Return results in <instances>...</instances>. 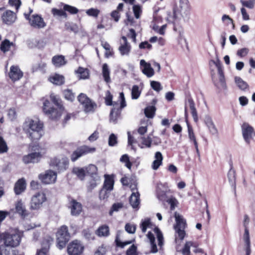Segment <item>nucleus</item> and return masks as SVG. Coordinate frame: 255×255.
Returning <instances> with one entry per match:
<instances>
[{
  "instance_id": "17",
  "label": "nucleus",
  "mask_w": 255,
  "mask_h": 255,
  "mask_svg": "<svg viewBox=\"0 0 255 255\" xmlns=\"http://www.w3.org/2000/svg\"><path fill=\"white\" fill-rule=\"evenodd\" d=\"M25 17L27 19H29V22L30 25L34 28H42L46 25L43 19L37 14L32 15L30 18H29L27 15H25Z\"/></svg>"
},
{
  "instance_id": "12",
  "label": "nucleus",
  "mask_w": 255,
  "mask_h": 255,
  "mask_svg": "<svg viewBox=\"0 0 255 255\" xmlns=\"http://www.w3.org/2000/svg\"><path fill=\"white\" fill-rule=\"evenodd\" d=\"M162 21V17L156 14L153 16V20L151 22L150 26L155 32L163 35L165 34L167 25L164 24L160 25Z\"/></svg>"
},
{
  "instance_id": "59",
  "label": "nucleus",
  "mask_w": 255,
  "mask_h": 255,
  "mask_svg": "<svg viewBox=\"0 0 255 255\" xmlns=\"http://www.w3.org/2000/svg\"><path fill=\"white\" fill-rule=\"evenodd\" d=\"M123 205L121 203H115L113 205L109 214L112 216L114 212H118L120 209L122 208Z\"/></svg>"
},
{
  "instance_id": "19",
  "label": "nucleus",
  "mask_w": 255,
  "mask_h": 255,
  "mask_svg": "<svg viewBox=\"0 0 255 255\" xmlns=\"http://www.w3.org/2000/svg\"><path fill=\"white\" fill-rule=\"evenodd\" d=\"M204 123L211 134L216 135L218 134V130L211 116L206 115L204 118Z\"/></svg>"
},
{
  "instance_id": "33",
  "label": "nucleus",
  "mask_w": 255,
  "mask_h": 255,
  "mask_svg": "<svg viewBox=\"0 0 255 255\" xmlns=\"http://www.w3.org/2000/svg\"><path fill=\"white\" fill-rule=\"evenodd\" d=\"M48 80L51 83L57 85H62L64 82V77L62 75L57 74L50 76Z\"/></svg>"
},
{
  "instance_id": "10",
  "label": "nucleus",
  "mask_w": 255,
  "mask_h": 255,
  "mask_svg": "<svg viewBox=\"0 0 255 255\" xmlns=\"http://www.w3.org/2000/svg\"><path fill=\"white\" fill-rule=\"evenodd\" d=\"M85 247L79 240H75L69 243L67 251L69 255H81L84 252Z\"/></svg>"
},
{
  "instance_id": "41",
  "label": "nucleus",
  "mask_w": 255,
  "mask_h": 255,
  "mask_svg": "<svg viewBox=\"0 0 255 255\" xmlns=\"http://www.w3.org/2000/svg\"><path fill=\"white\" fill-rule=\"evenodd\" d=\"M113 186L114 180L113 178L108 175H105V180L103 188L111 191L113 190Z\"/></svg>"
},
{
  "instance_id": "7",
  "label": "nucleus",
  "mask_w": 255,
  "mask_h": 255,
  "mask_svg": "<svg viewBox=\"0 0 255 255\" xmlns=\"http://www.w3.org/2000/svg\"><path fill=\"white\" fill-rule=\"evenodd\" d=\"M70 234L68 227L66 226H61L56 234L57 247L60 250L63 249L70 239Z\"/></svg>"
},
{
  "instance_id": "1",
  "label": "nucleus",
  "mask_w": 255,
  "mask_h": 255,
  "mask_svg": "<svg viewBox=\"0 0 255 255\" xmlns=\"http://www.w3.org/2000/svg\"><path fill=\"white\" fill-rule=\"evenodd\" d=\"M22 129L32 140H39L44 133L43 123L37 118H26L23 124Z\"/></svg>"
},
{
  "instance_id": "37",
  "label": "nucleus",
  "mask_w": 255,
  "mask_h": 255,
  "mask_svg": "<svg viewBox=\"0 0 255 255\" xmlns=\"http://www.w3.org/2000/svg\"><path fill=\"white\" fill-rule=\"evenodd\" d=\"M53 64L57 67H59L66 64V61L64 56L62 55H56L52 59Z\"/></svg>"
},
{
  "instance_id": "8",
  "label": "nucleus",
  "mask_w": 255,
  "mask_h": 255,
  "mask_svg": "<svg viewBox=\"0 0 255 255\" xmlns=\"http://www.w3.org/2000/svg\"><path fill=\"white\" fill-rule=\"evenodd\" d=\"M32 150L37 151H35L23 156L22 161L24 163H37L40 161L42 156L45 153L44 151H41V149L38 145L33 146L32 147Z\"/></svg>"
},
{
  "instance_id": "42",
  "label": "nucleus",
  "mask_w": 255,
  "mask_h": 255,
  "mask_svg": "<svg viewBox=\"0 0 255 255\" xmlns=\"http://www.w3.org/2000/svg\"><path fill=\"white\" fill-rule=\"evenodd\" d=\"M188 103L189 104V107L191 110V115L192 116L194 122L196 123L198 121V117L197 112L195 106V104L192 100H189L188 101Z\"/></svg>"
},
{
  "instance_id": "60",
  "label": "nucleus",
  "mask_w": 255,
  "mask_h": 255,
  "mask_svg": "<svg viewBox=\"0 0 255 255\" xmlns=\"http://www.w3.org/2000/svg\"><path fill=\"white\" fill-rule=\"evenodd\" d=\"M52 12L54 16H63L64 17H67V14L64 10L62 9L53 8L52 9Z\"/></svg>"
},
{
  "instance_id": "55",
  "label": "nucleus",
  "mask_w": 255,
  "mask_h": 255,
  "mask_svg": "<svg viewBox=\"0 0 255 255\" xmlns=\"http://www.w3.org/2000/svg\"><path fill=\"white\" fill-rule=\"evenodd\" d=\"M63 94L65 98L67 100L73 101L75 99L74 94L70 90H66L64 91Z\"/></svg>"
},
{
  "instance_id": "11",
  "label": "nucleus",
  "mask_w": 255,
  "mask_h": 255,
  "mask_svg": "<svg viewBox=\"0 0 255 255\" xmlns=\"http://www.w3.org/2000/svg\"><path fill=\"white\" fill-rule=\"evenodd\" d=\"M46 201L45 194L43 192H37L33 195L31 199L30 208L33 210H38Z\"/></svg>"
},
{
  "instance_id": "3",
  "label": "nucleus",
  "mask_w": 255,
  "mask_h": 255,
  "mask_svg": "<svg viewBox=\"0 0 255 255\" xmlns=\"http://www.w3.org/2000/svg\"><path fill=\"white\" fill-rule=\"evenodd\" d=\"M21 233L17 230H11L0 235L6 247H15L18 246L21 240Z\"/></svg>"
},
{
  "instance_id": "34",
  "label": "nucleus",
  "mask_w": 255,
  "mask_h": 255,
  "mask_svg": "<svg viewBox=\"0 0 255 255\" xmlns=\"http://www.w3.org/2000/svg\"><path fill=\"white\" fill-rule=\"evenodd\" d=\"M152 139L151 137L147 136H142L139 139V143L138 144L139 147L141 148H150L151 146Z\"/></svg>"
},
{
  "instance_id": "52",
  "label": "nucleus",
  "mask_w": 255,
  "mask_h": 255,
  "mask_svg": "<svg viewBox=\"0 0 255 255\" xmlns=\"http://www.w3.org/2000/svg\"><path fill=\"white\" fill-rule=\"evenodd\" d=\"M7 116L8 119L11 121H14L17 117V114L15 109L11 108L7 111Z\"/></svg>"
},
{
  "instance_id": "25",
  "label": "nucleus",
  "mask_w": 255,
  "mask_h": 255,
  "mask_svg": "<svg viewBox=\"0 0 255 255\" xmlns=\"http://www.w3.org/2000/svg\"><path fill=\"white\" fill-rule=\"evenodd\" d=\"M70 204L71 214L73 216L79 215L82 210L81 204L75 200H72Z\"/></svg>"
},
{
  "instance_id": "49",
  "label": "nucleus",
  "mask_w": 255,
  "mask_h": 255,
  "mask_svg": "<svg viewBox=\"0 0 255 255\" xmlns=\"http://www.w3.org/2000/svg\"><path fill=\"white\" fill-rule=\"evenodd\" d=\"M120 160L121 162L124 163L125 164V166L128 169H131L132 164L129 161V158L128 154H125L123 155L120 158Z\"/></svg>"
},
{
  "instance_id": "15",
  "label": "nucleus",
  "mask_w": 255,
  "mask_h": 255,
  "mask_svg": "<svg viewBox=\"0 0 255 255\" xmlns=\"http://www.w3.org/2000/svg\"><path fill=\"white\" fill-rule=\"evenodd\" d=\"M127 25H130L131 26H133L135 27V29L133 28H130L129 29V32L128 33V36L129 38H130L132 39V41L134 43L136 42V34L135 33V30L137 31H140V24L139 21H135L133 19V18L127 15Z\"/></svg>"
},
{
  "instance_id": "50",
  "label": "nucleus",
  "mask_w": 255,
  "mask_h": 255,
  "mask_svg": "<svg viewBox=\"0 0 255 255\" xmlns=\"http://www.w3.org/2000/svg\"><path fill=\"white\" fill-rule=\"evenodd\" d=\"M100 10L97 8H91L86 11V13L89 16H92L95 18H97L99 13Z\"/></svg>"
},
{
  "instance_id": "20",
  "label": "nucleus",
  "mask_w": 255,
  "mask_h": 255,
  "mask_svg": "<svg viewBox=\"0 0 255 255\" xmlns=\"http://www.w3.org/2000/svg\"><path fill=\"white\" fill-rule=\"evenodd\" d=\"M140 68L142 73L148 78L152 77L154 75V71L150 64L146 62L143 59L140 61Z\"/></svg>"
},
{
  "instance_id": "39",
  "label": "nucleus",
  "mask_w": 255,
  "mask_h": 255,
  "mask_svg": "<svg viewBox=\"0 0 255 255\" xmlns=\"http://www.w3.org/2000/svg\"><path fill=\"white\" fill-rule=\"evenodd\" d=\"M72 172L81 180H83L86 175L85 167H74L72 170Z\"/></svg>"
},
{
  "instance_id": "47",
  "label": "nucleus",
  "mask_w": 255,
  "mask_h": 255,
  "mask_svg": "<svg viewBox=\"0 0 255 255\" xmlns=\"http://www.w3.org/2000/svg\"><path fill=\"white\" fill-rule=\"evenodd\" d=\"M193 246V243L191 241L186 242L182 250V255H190V248Z\"/></svg>"
},
{
  "instance_id": "5",
  "label": "nucleus",
  "mask_w": 255,
  "mask_h": 255,
  "mask_svg": "<svg viewBox=\"0 0 255 255\" xmlns=\"http://www.w3.org/2000/svg\"><path fill=\"white\" fill-rule=\"evenodd\" d=\"M173 9L175 12L178 13L184 20L188 19L191 10L189 0H179L178 2L173 6Z\"/></svg>"
},
{
  "instance_id": "35",
  "label": "nucleus",
  "mask_w": 255,
  "mask_h": 255,
  "mask_svg": "<svg viewBox=\"0 0 255 255\" xmlns=\"http://www.w3.org/2000/svg\"><path fill=\"white\" fill-rule=\"evenodd\" d=\"M146 236L148 240H149V242L151 246V250L150 253H156L158 252V249L157 248V246L155 244V237L154 234L151 231H148Z\"/></svg>"
},
{
  "instance_id": "13",
  "label": "nucleus",
  "mask_w": 255,
  "mask_h": 255,
  "mask_svg": "<svg viewBox=\"0 0 255 255\" xmlns=\"http://www.w3.org/2000/svg\"><path fill=\"white\" fill-rule=\"evenodd\" d=\"M78 99L86 113L93 112L97 107L96 104L83 93L78 96Z\"/></svg>"
},
{
  "instance_id": "64",
  "label": "nucleus",
  "mask_w": 255,
  "mask_h": 255,
  "mask_svg": "<svg viewBox=\"0 0 255 255\" xmlns=\"http://www.w3.org/2000/svg\"><path fill=\"white\" fill-rule=\"evenodd\" d=\"M136 247L132 245L127 251V255H138L136 252Z\"/></svg>"
},
{
  "instance_id": "36",
  "label": "nucleus",
  "mask_w": 255,
  "mask_h": 255,
  "mask_svg": "<svg viewBox=\"0 0 255 255\" xmlns=\"http://www.w3.org/2000/svg\"><path fill=\"white\" fill-rule=\"evenodd\" d=\"M14 47L15 45L13 42L5 39L1 42L0 49L3 52L5 53L14 49Z\"/></svg>"
},
{
  "instance_id": "51",
  "label": "nucleus",
  "mask_w": 255,
  "mask_h": 255,
  "mask_svg": "<svg viewBox=\"0 0 255 255\" xmlns=\"http://www.w3.org/2000/svg\"><path fill=\"white\" fill-rule=\"evenodd\" d=\"M240 2L243 6L250 9H253L255 6V0H241Z\"/></svg>"
},
{
  "instance_id": "26",
  "label": "nucleus",
  "mask_w": 255,
  "mask_h": 255,
  "mask_svg": "<svg viewBox=\"0 0 255 255\" xmlns=\"http://www.w3.org/2000/svg\"><path fill=\"white\" fill-rule=\"evenodd\" d=\"M132 194L130 196L129 202L133 208H137L139 204V194L136 189H131Z\"/></svg>"
},
{
  "instance_id": "56",
  "label": "nucleus",
  "mask_w": 255,
  "mask_h": 255,
  "mask_svg": "<svg viewBox=\"0 0 255 255\" xmlns=\"http://www.w3.org/2000/svg\"><path fill=\"white\" fill-rule=\"evenodd\" d=\"M116 243L117 246L121 247L122 248H124L125 246L131 244L133 242V240L126 241V242H122L118 238V236L117 237L116 239Z\"/></svg>"
},
{
  "instance_id": "31",
  "label": "nucleus",
  "mask_w": 255,
  "mask_h": 255,
  "mask_svg": "<svg viewBox=\"0 0 255 255\" xmlns=\"http://www.w3.org/2000/svg\"><path fill=\"white\" fill-rule=\"evenodd\" d=\"M25 188V180L23 178H21L16 182L14 186V192L16 194L18 195L23 192Z\"/></svg>"
},
{
  "instance_id": "57",
  "label": "nucleus",
  "mask_w": 255,
  "mask_h": 255,
  "mask_svg": "<svg viewBox=\"0 0 255 255\" xmlns=\"http://www.w3.org/2000/svg\"><path fill=\"white\" fill-rule=\"evenodd\" d=\"M63 9L65 11H67L71 14H76L78 12V9L76 7L68 4H65Z\"/></svg>"
},
{
  "instance_id": "45",
  "label": "nucleus",
  "mask_w": 255,
  "mask_h": 255,
  "mask_svg": "<svg viewBox=\"0 0 255 255\" xmlns=\"http://www.w3.org/2000/svg\"><path fill=\"white\" fill-rule=\"evenodd\" d=\"M102 74L105 81L107 83L110 82L111 81L110 70L107 64H104L103 65Z\"/></svg>"
},
{
  "instance_id": "38",
  "label": "nucleus",
  "mask_w": 255,
  "mask_h": 255,
  "mask_svg": "<svg viewBox=\"0 0 255 255\" xmlns=\"http://www.w3.org/2000/svg\"><path fill=\"white\" fill-rule=\"evenodd\" d=\"M187 127H188V136L190 140L193 142L194 145L196 148V152L198 155H199V151L198 146V143L196 139V137L195 134L193 132V130L191 127L187 123Z\"/></svg>"
},
{
  "instance_id": "53",
  "label": "nucleus",
  "mask_w": 255,
  "mask_h": 255,
  "mask_svg": "<svg viewBox=\"0 0 255 255\" xmlns=\"http://www.w3.org/2000/svg\"><path fill=\"white\" fill-rule=\"evenodd\" d=\"M167 202L170 205V209L172 210H174L178 204L177 200L173 197L169 198L167 200Z\"/></svg>"
},
{
  "instance_id": "58",
  "label": "nucleus",
  "mask_w": 255,
  "mask_h": 255,
  "mask_svg": "<svg viewBox=\"0 0 255 255\" xmlns=\"http://www.w3.org/2000/svg\"><path fill=\"white\" fill-rule=\"evenodd\" d=\"M150 86L156 92H159L162 89L161 84L157 81H151L150 82Z\"/></svg>"
},
{
  "instance_id": "16",
  "label": "nucleus",
  "mask_w": 255,
  "mask_h": 255,
  "mask_svg": "<svg viewBox=\"0 0 255 255\" xmlns=\"http://www.w3.org/2000/svg\"><path fill=\"white\" fill-rule=\"evenodd\" d=\"M57 174L55 171L52 170H46L44 173L39 175V179L45 184L54 183L57 179Z\"/></svg>"
},
{
  "instance_id": "63",
  "label": "nucleus",
  "mask_w": 255,
  "mask_h": 255,
  "mask_svg": "<svg viewBox=\"0 0 255 255\" xmlns=\"http://www.w3.org/2000/svg\"><path fill=\"white\" fill-rule=\"evenodd\" d=\"M125 230L129 234H133L135 232L136 227L133 224L128 223L125 226Z\"/></svg>"
},
{
  "instance_id": "4",
  "label": "nucleus",
  "mask_w": 255,
  "mask_h": 255,
  "mask_svg": "<svg viewBox=\"0 0 255 255\" xmlns=\"http://www.w3.org/2000/svg\"><path fill=\"white\" fill-rule=\"evenodd\" d=\"M140 228L143 233H145L147 229L152 230L153 233L156 236L157 238L158 246L160 247L163 245V237L162 233L159 229L151 222L149 218H146L141 221Z\"/></svg>"
},
{
  "instance_id": "9",
  "label": "nucleus",
  "mask_w": 255,
  "mask_h": 255,
  "mask_svg": "<svg viewBox=\"0 0 255 255\" xmlns=\"http://www.w3.org/2000/svg\"><path fill=\"white\" fill-rule=\"evenodd\" d=\"M49 164L51 166L55 168L59 172H62L67 169L69 161L67 157L58 156L51 158Z\"/></svg>"
},
{
  "instance_id": "29",
  "label": "nucleus",
  "mask_w": 255,
  "mask_h": 255,
  "mask_svg": "<svg viewBox=\"0 0 255 255\" xmlns=\"http://www.w3.org/2000/svg\"><path fill=\"white\" fill-rule=\"evenodd\" d=\"M75 74L79 79H87L89 78V71L87 68L79 67L75 71Z\"/></svg>"
},
{
  "instance_id": "27",
  "label": "nucleus",
  "mask_w": 255,
  "mask_h": 255,
  "mask_svg": "<svg viewBox=\"0 0 255 255\" xmlns=\"http://www.w3.org/2000/svg\"><path fill=\"white\" fill-rule=\"evenodd\" d=\"M2 20L5 23L9 24L13 23L15 19V13L11 10H6L2 16Z\"/></svg>"
},
{
  "instance_id": "23",
  "label": "nucleus",
  "mask_w": 255,
  "mask_h": 255,
  "mask_svg": "<svg viewBox=\"0 0 255 255\" xmlns=\"http://www.w3.org/2000/svg\"><path fill=\"white\" fill-rule=\"evenodd\" d=\"M16 212L21 217L25 218L27 216L28 213L26 210L25 205L21 200L17 201L15 203Z\"/></svg>"
},
{
  "instance_id": "40",
  "label": "nucleus",
  "mask_w": 255,
  "mask_h": 255,
  "mask_svg": "<svg viewBox=\"0 0 255 255\" xmlns=\"http://www.w3.org/2000/svg\"><path fill=\"white\" fill-rule=\"evenodd\" d=\"M99 237H107L109 235V228L106 225L100 227L96 232Z\"/></svg>"
},
{
  "instance_id": "28",
  "label": "nucleus",
  "mask_w": 255,
  "mask_h": 255,
  "mask_svg": "<svg viewBox=\"0 0 255 255\" xmlns=\"http://www.w3.org/2000/svg\"><path fill=\"white\" fill-rule=\"evenodd\" d=\"M114 108L112 110L110 113V122L116 123L117 120L120 117V110L118 104L115 103L113 105Z\"/></svg>"
},
{
  "instance_id": "48",
  "label": "nucleus",
  "mask_w": 255,
  "mask_h": 255,
  "mask_svg": "<svg viewBox=\"0 0 255 255\" xmlns=\"http://www.w3.org/2000/svg\"><path fill=\"white\" fill-rule=\"evenodd\" d=\"M141 91L138 86L134 85L131 90V98L132 99H137L140 96Z\"/></svg>"
},
{
  "instance_id": "18",
  "label": "nucleus",
  "mask_w": 255,
  "mask_h": 255,
  "mask_svg": "<svg viewBox=\"0 0 255 255\" xmlns=\"http://www.w3.org/2000/svg\"><path fill=\"white\" fill-rule=\"evenodd\" d=\"M131 50V46L128 42L126 36H123L120 40V46L119 50L122 56H128L129 55Z\"/></svg>"
},
{
  "instance_id": "54",
  "label": "nucleus",
  "mask_w": 255,
  "mask_h": 255,
  "mask_svg": "<svg viewBox=\"0 0 255 255\" xmlns=\"http://www.w3.org/2000/svg\"><path fill=\"white\" fill-rule=\"evenodd\" d=\"M243 239L245 244V247H251V243H250V235H249V232L247 228H245V233L244 234L243 236Z\"/></svg>"
},
{
  "instance_id": "62",
  "label": "nucleus",
  "mask_w": 255,
  "mask_h": 255,
  "mask_svg": "<svg viewBox=\"0 0 255 255\" xmlns=\"http://www.w3.org/2000/svg\"><path fill=\"white\" fill-rule=\"evenodd\" d=\"M7 149L5 142L1 137H0V153L6 152Z\"/></svg>"
},
{
  "instance_id": "24",
  "label": "nucleus",
  "mask_w": 255,
  "mask_h": 255,
  "mask_svg": "<svg viewBox=\"0 0 255 255\" xmlns=\"http://www.w3.org/2000/svg\"><path fill=\"white\" fill-rule=\"evenodd\" d=\"M163 159L162 153L159 151L156 152L154 156V160L151 165V168L154 170H157L162 164Z\"/></svg>"
},
{
  "instance_id": "43",
  "label": "nucleus",
  "mask_w": 255,
  "mask_h": 255,
  "mask_svg": "<svg viewBox=\"0 0 255 255\" xmlns=\"http://www.w3.org/2000/svg\"><path fill=\"white\" fill-rule=\"evenodd\" d=\"M235 81L237 86L242 90H245L248 88V84L239 77H235Z\"/></svg>"
},
{
  "instance_id": "2",
  "label": "nucleus",
  "mask_w": 255,
  "mask_h": 255,
  "mask_svg": "<svg viewBox=\"0 0 255 255\" xmlns=\"http://www.w3.org/2000/svg\"><path fill=\"white\" fill-rule=\"evenodd\" d=\"M42 110L49 119L57 121L61 118L64 112L65 109L63 105L52 106L48 99H43Z\"/></svg>"
},
{
  "instance_id": "6",
  "label": "nucleus",
  "mask_w": 255,
  "mask_h": 255,
  "mask_svg": "<svg viewBox=\"0 0 255 255\" xmlns=\"http://www.w3.org/2000/svg\"><path fill=\"white\" fill-rule=\"evenodd\" d=\"M174 218L176 222L174 226L175 233L180 240H183L186 235L185 229L187 226L186 221L181 214L177 212L174 213Z\"/></svg>"
},
{
  "instance_id": "44",
  "label": "nucleus",
  "mask_w": 255,
  "mask_h": 255,
  "mask_svg": "<svg viewBox=\"0 0 255 255\" xmlns=\"http://www.w3.org/2000/svg\"><path fill=\"white\" fill-rule=\"evenodd\" d=\"M85 169L86 170V174H89L92 177L97 175V168L95 165L90 164L88 166L85 167Z\"/></svg>"
},
{
  "instance_id": "22",
  "label": "nucleus",
  "mask_w": 255,
  "mask_h": 255,
  "mask_svg": "<svg viewBox=\"0 0 255 255\" xmlns=\"http://www.w3.org/2000/svg\"><path fill=\"white\" fill-rule=\"evenodd\" d=\"M9 78L13 81L19 80L23 76V73L17 66H11L8 73Z\"/></svg>"
},
{
  "instance_id": "32",
  "label": "nucleus",
  "mask_w": 255,
  "mask_h": 255,
  "mask_svg": "<svg viewBox=\"0 0 255 255\" xmlns=\"http://www.w3.org/2000/svg\"><path fill=\"white\" fill-rule=\"evenodd\" d=\"M166 14V20L168 23H174L180 19L182 18L178 13L175 12L173 10L172 12L170 11H167Z\"/></svg>"
},
{
  "instance_id": "21",
  "label": "nucleus",
  "mask_w": 255,
  "mask_h": 255,
  "mask_svg": "<svg viewBox=\"0 0 255 255\" xmlns=\"http://www.w3.org/2000/svg\"><path fill=\"white\" fill-rule=\"evenodd\" d=\"M242 131L245 140L247 142L249 143L251 139L255 134L253 128L249 124L245 123L242 126Z\"/></svg>"
},
{
  "instance_id": "46",
  "label": "nucleus",
  "mask_w": 255,
  "mask_h": 255,
  "mask_svg": "<svg viewBox=\"0 0 255 255\" xmlns=\"http://www.w3.org/2000/svg\"><path fill=\"white\" fill-rule=\"evenodd\" d=\"M156 108L154 106L147 107L144 110V114L146 117L152 118L155 115Z\"/></svg>"
},
{
  "instance_id": "61",
  "label": "nucleus",
  "mask_w": 255,
  "mask_h": 255,
  "mask_svg": "<svg viewBox=\"0 0 255 255\" xmlns=\"http://www.w3.org/2000/svg\"><path fill=\"white\" fill-rule=\"evenodd\" d=\"M50 100L55 106L63 105L57 96L54 94H51L50 96Z\"/></svg>"
},
{
  "instance_id": "14",
  "label": "nucleus",
  "mask_w": 255,
  "mask_h": 255,
  "mask_svg": "<svg viewBox=\"0 0 255 255\" xmlns=\"http://www.w3.org/2000/svg\"><path fill=\"white\" fill-rule=\"evenodd\" d=\"M95 151L96 148L94 147H90L87 145L82 146L78 148L71 154V160L74 162L80 157L88 153H94Z\"/></svg>"
},
{
  "instance_id": "30",
  "label": "nucleus",
  "mask_w": 255,
  "mask_h": 255,
  "mask_svg": "<svg viewBox=\"0 0 255 255\" xmlns=\"http://www.w3.org/2000/svg\"><path fill=\"white\" fill-rule=\"evenodd\" d=\"M52 240V239L49 238L45 242H43L42 248L37 251L36 255H47Z\"/></svg>"
}]
</instances>
